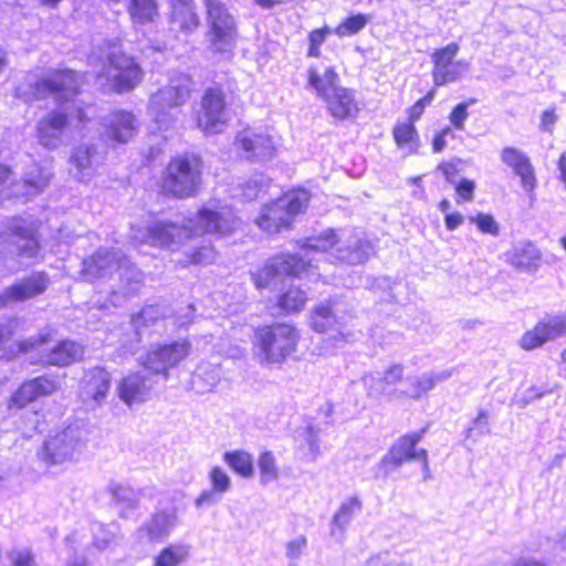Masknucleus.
Here are the masks:
<instances>
[{"label": "nucleus", "mask_w": 566, "mask_h": 566, "mask_svg": "<svg viewBox=\"0 0 566 566\" xmlns=\"http://www.w3.org/2000/svg\"><path fill=\"white\" fill-rule=\"evenodd\" d=\"M38 175L35 177L32 176V172H30L24 181L27 185H29L31 188L35 189L36 191H42L48 185H49V177L42 175L38 169Z\"/></svg>", "instance_id": "62"}, {"label": "nucleus", "mask_w": 566, "mask_h": 566, "mask_svg": "<svg viewBox=\"0 0 566 566\" xmlns=\"http://www.w3.org/2000/svg\"><path fill=\"white\" fill-rule=\"evenodd\" d=\"M185 255V265L188 264H209L212 263L216 259L214 249L208 244H203L200 247H189L184 252Z\"/></svg>", "instance_id": "46"}, {"label": "nucleus", "mask_w": 566, "mask_h": 566, "mask_svg": "<svg viewBox=\"0 0 566 566\" xmlns=\"http://www.w3.org/2000/svg\"><path fill=\"white\" fill-rule=\"evenodd\" d=\"M108 491L122 518H128L139 506V494L130 486L112 481Z\"/></svg>", "instance_id": "34"}, {"label": "nucleus", "mask_w": 566, "mask_h": 566, "mask_svg": "<svg viewBox=\"0 0 566 566\" xmlns=\"http://www.w3.org/2000/svg\"><path fill=\"white\" fill-rule=\"evenodd\" d=\"M557 122V115L554 108L545 109L541 116L539 128L543 132L552 133Z\"/></svg>", "instance_id": "61"}, {"label": "nucleus", "mask_w": 566, "mask_h": 566, "mask_svg": "<svg viewBox=\"0 0 566 566\" xmlns=\"http://www.w3.org/2000/svg\"><path fill=\"white\" fill-rule=\"evenodd\" d=\"M361 507V501L357 496L349 497L346 502L342 503L332 518L331 534L334 536L336 528L343 533L352 522L355 512L360 511Z\"/></svg>", "instance_id": "40"}, {"label": "nucleus", "mask_w": 566, "mask_h": 566, "mask_svg": "<svg viewBox=\"0 0 566 566\" xmlns=\"http://www.w3.org/2000/svg\"><path fill=\"white\" fill-rule=\"evenodd\" d=\"M490 415L486 410L480 409L478 416L467 428L465 438L476 440L482 436L490 433L489 428Z\"/></svg>", "instance_id": "49"}, {"label": "nucleus", "mask_w": 566, "mask_h": 566, "mask_svg": "<svg viewBox=\"0 0 566 566\" xmlns=\"http://www.w3.org/2000/svg\"><path fill=\"white\" fill-rule=\"evenodd\" d=\"M260 353L269 364L282 363L296 349L298 334L290 324H272L255 331Z\"/></svg>", "instance_id": "10"}, {"label": "nucleus", "mask_w": 566, "mask_h": 566, "mask_svg": "<svg viewBox=\"0 0 566 566\" xmlns=\"http://www.w3.org/2000/svg\"><path fill=\"white\" fill-rule=\"evenodd\" d=\"M552 392H553L552 389L541 390L539 388L532 386L531 388H528L525 391L524 396L517 400V405L520 406V408H525L527 405H530L534 400L541 399L546 394H552Z\"/></svg>", "instance_id": "60"}, {"label": "nucleus", "mask_w": 566, "mask_h": 566, "mask_svg": "<svg viewBox=\"0 0 566 566\" xmlns=\"http://www.w3.org/2000/svg\"><path fill=\"white\" fill-rule=\"evenodd\" d=\"M394 140L399 149L407 154H417L420 147V137L415 127V122L398 123L392 129Z\"/></svg>", "instance_id": "36"}, {"label": "nucleus", "mask_w": 566, "mask_h": 566, "mask_svg": "<svg viewBox=\"0 0 566 566\" xmlns=\"http://www.w3.org/2000/svg\"><path fill=\"white\" fill-rule=\"evenodd\" d=\"M170 24L172 29L192 32L200 24L195 2L171 9Z\"/></svg>", "instance_id": "38"}, {"label": "nucleus", "mask_w": 566, "mask_h": 566, "mask_svg": "<svg viewBox=\"0 0 566 566\" xmlns=\"http://www.w3.org/2000/svg\"><path fill=\"white\" fill-rule=\"evenodd\" d=\"M478 101L470 98L469 101L457 104L449 115V120L458 130L464 129V123L469 116L468 107L474 105Z\"/></svg>", "instance_id": "51"}, {"label": "nucleus", "mask_w": 566, "mask_h": 566, "mask_svg": "<svg viewBox=\"0 0 566 566\" xmlns=\"http://www.w3.org/2000/svg\"><path fill=\"white\" fill-rule=\"evenodd\" d=\"M210 482L216 491L224 494L231 489V480L229 475L219 467L212 468L209 473Z\"/></svg>", "instance_id": "52"}, {"label": "nucleus", "mask_w": 566, "mask_h": 566, "mask_svg": "<svg viewBox=\"0 0 566 566\" xmlns=\"http://www.w3.org/2000/svg\"><path fill=\"white\" fill-rule=\"evenodd\" d=\"M85 447V430L69 426L54 436H49L36 454L46 465H59L76 460Z\"/></svg>", "instance_id": "9"}, {"label": "nucleus", "mask_w": 566, "mask_h": 566, "mask_svg": "<svg viewBox=\"0 0 566 566\" xmlns=\"http://www.w3.org/2000/svg\"><path fill=\"white\" fill-rule=\"evenodd\" d=\"M469 64L464 61H453L444 70L432 72L433 83L436 86H443L448 83L455 82L462 77L468 71Z\"/></svg>", "instance_id": "43"}, {"label": "nucleus", "mask_w": 566, "mask_h": 566, "mask_svg": "<svg viewBox=\"0 0 566 566\" xmlns=\"http://www.w3.org/2000/svg\"><path fill=\"white\" fill-rule=\"evenodd\" d=\"M91 65L99 67L98 77H105L117 93L134 90L144 72L133 56L125 53L117 39L105 40L88 57Z\"/></svg>", "instance_id": "5"}, {"label": "nucleus", "mask_w": 566, "mask_h": 566, "mask_svg": "<svg viewBox=\"0 0 566 566\" xmlns=\"http://www.w3.org/2000/svg\"><path fill=\"white\" fill-rule=\"evenodd\" d=\"M207 9L209 50L231 57L238 42V27L234 17L221 0H203Z\"/></svg>", "instance_id": "6"}, {"label": "nucleus", "mask_w": 566, "mask_h": 566, "mask_svg": "<svg viewBox=\"0 0 566 566\" xmlns=\"http://www.w3.org/2000/svg\"><path fill=\"white\" fill-rule=\"evenodd\" d=\"M501 160L521 178L522 187L525 191L531 192L534 190L536 187L535 171L525 153L515 147H504L501 153Z\"/></svg>", "instance_id": "28"}, {"label": "nucleus", "mask_w": 566, "mask_h": 566, "mask_svg": "<svg viewBox=\"0 0 566 566\" xmlns=\"http://www.w3.org/2000/svg\"><path fill=\"white\" fill-rule=\"evenodd\" d=\"M541 258V251L531 242L518 243L509 253L511 264L527 273H534L538 270Z\"/></svg>", "instance_id": "33"}, {"label": "nucleus", "mask_w": 566, "mask_h": 566, "mask_svg": "<svg viewBox=\"0 0 566 566\" xmlns=\"http://www.w3.org/2000/svg\"><path fill=\"white\" fill-rule=\"evenodd\" d=\"M307 73L308 85L313 87L322 98L328 97L329 94L335 92V88H343L337 85L339 77L333 67H327L323 76H321L317 70L313 66L308 69Z\"/></svg>", "instance_id": "37"}, {"label": "nucleus", "mask_w": 566, "mask_h": 566, "mask_svg": "<svg viewBox=\"0 0 566 566\" xmlns=\"http://www.w3.org/2000/svg\"><path fill=\"white\" fill-rule=\"evenodd\" d=\"M223 461L239 475L250 479L254 475L253 457L243 450L227 451Z\"/></svg>", "instance_id": "39"}, {"label": "nucleus", "mask_w": 566, "mask_h": 566, "mask_svg": "<svg viewBox=\"0 0 566 566\" xmlns=\"http://www.w3.org/2000/svg\"><path fill=\"white\" fill-rule=\"evenodd\" d=\"M307 300L305 291L300 287L291 286L280 295L277 305L284 313L298 312Z\"/></svg>", "instance_id": "42"}, {"label": "nucleus", "mask_w": 566, "mask_h": 566, "mask_svg": "<svg viewBox=\"0 0 566 566\" xmlns=\"http://www.w3.org/2000/svg\"><path fill=\"white\" fill-rule=\"evenodd\" d=\"M221 497L222 494L211 488L210 490L201 492V494L196 499L195 505L197 507L214 505L220 502Z\"/></svg>", "instance_id": "59"}, {"label": "nucleus", "mask_w": 566, "mask_h": 566, "mask_svg": "<svg viewBox=\"0 0 566 566\" xmlns=\"http://www.w3.org/2000/svg\"><path fill=\"white\" fill-rule=\"evenodd\" d=\"M84 347L73 340H61L52 347L44 356L43 360L52 366L65 367L82 359Z\"/></svg>", "instance_id": "32"}, {"label": "nucleus", "mask_w": 566, "mask_h": 566, "mask_svg": "<svg viewBox=\"0 0 566 566\" xmlns=\"http://www.w3.org/2000/svg\"><path fill=\"white\" fill-rule=\"evenodd\" d=\"M59 389V380L52 375H42L24 381L8 401L9 411H18L40 397L54 394Z\"/></svg>", "instance_id": "18"}, {"label": "nucleus", "mask_w": 566, "mask_h": 566, "mask_svg": "<svg viewBox=\"0 0 566 566\" xmlns=\"http://www.w3.org/2000/svg\"><path fill=\"white\" fill-rule=\"evenodd\" d=\"M228 122L226 95L221 87H208L201 98V109L198 113V126L207 134L221 133Z\"/></svg>", "instance_id": "14"}, {"label": "nucleus", "mask_w": 566, "mask_h": 566, "mask_svg": "<svg viewBox=\"0 0 566 566\" xmlns=\"http://www.w3.org/2000/svg\"><path fill=\"white\" fill-rule=\"evenodd\" d=\"M307 546V539L304 535L298 536L297 538L290 541L286 544V557L295 560L298 559L303 553V551Z\"/></svg>", "instance_id": "58"}, {"label": "nucleus", "mask_w": 566, "mask_h": 566, "mask_svg": "<svg viewBox=\"0 0 566 566\" xmlns=\"http://www.w3.org/2000/svg\"><path fill=\"white\" fill-rule=\"evenodd\" d=\"M318 433H319V429L316 428L315 426L308 424L305 428L304 439H305L306 443L308 444V449L312 453L317 452L319 449V446L317 442Z\"/></svg>", "instance_id": "63"}, {"label": "nucleus", "mask_w": 566, "mask_h": 566, "mask_svg": "<svg viewBox=\"0 0 566 566\" xmlns=\"http://www.w3.org/2000/svg\"><path fill=\"white\" fill-rule=\"evenodd\" d=\"M97 158L98 154L94 145L82 144L77 146L70 157L71 174L81 182L88 180L93 175Z\"/></svg>", "instance_id": "30"}, {"label": "nucleus", "mask_w": 566, "mask_h": 566, "mask_svg": "<svg viewBox=\"0 0 566 566\" xmlns=\"http://www.w3.org/2000/svg\"><path fill=\"white\" fill-rule=\"evenodd\" d=\"M455 187V191L458 195L457 202L461 201H472L473 195L475 190V182L473 180L461 178L459 181L453 185Z\"/></svg>", "instance_id": "54"}, {"label": "nucleus", "mask_w": 566, "mask_h": 566, "mask_svg": "<svg viewBox=\"0 0 566 566\" xmlns=\"http://www.w3.org/2000/svg\"><path fill=\"white\" fill-rule=\"evenodd\" d=\"M78 88L77 74L72 70L54 71L29 86L25 101L53 97L57 105V108L49 112L36 125L39 143L45 148H57L65 129L73 120H88L84 109L75 101Z\"/></svg>", "instance_id": "1"}, {"label": "nucleus", "mask_w": 566, "mask_h": 566, "mask_svg": "<svg viewBox=\"0 0 566 566\" xmlns=\"http://www.w3.org/2000/svg\"><path fill=\"white\" fill-rule=\"evenodd\" d=\"M265 186L263 177L262 176H255L251 178L249 181H247L242 196L245 200H254L258 198L259 193L263 190V187Z\"/></svg>", "instance_id": "57"}, {"label": "nucleus", "mask_w": 566, "mask_h": 566, "mask_svg": "<svg viewBox=\"0 0 566 566\" xmlns=\"http://www.w3.org/2000/svg\"><path fill=\"white\" fill-rule=\"evenodd\" d=\"M103 136L117 144H126L137 134L136 117L130 112L115 111L103 118Z\"/></svg>", "instance_id": "24"}, {"label": "nucleus", "mask_w": 566, "mask_h": 566, "mask_svg": "<svg viewBox=\"0 0 566 566\" xmlns=\"http://www.w3.org/2000/svg\"><path fill=\"white\" fill-rule=\"evenodd\" d=\"M157 319V310L154 306H147L139 313L130 316V319L123 325V334L119 343L130 354H135L140 346L144 335L147 333L150 324Z\"/></svg>", "instance_id": "19"}, {"label": "nucleus", "mask_w": 566, "mask_h": 566, "mask_svg": "<svg viewBox=\"0 0 566 566\" xmlns=\"http://www.w3.org/2000/svg\"><path fill=\"white\" fill-rule=\"evenodd\" d=\"M13 336V327L11 323L0 324V358H11L14 355V350H7L8 344L11 342Z\"/></svg>", "instance_id": "56"}, {"label": "nucleus", "mask_w": 566, "mask_h": 566, "mask_svg": "<svg viewBox=\"0 0 566 566\" xmlns=\"http://www.w3.org/2000/svg\"><path fill=\"white\" fill-rule=\"evenodd\" d=\"M189 556V546L182 543L169 544L154 559V566H180Z\"/></svg>", "instance_id": "41"}, {"label": "nucleus", "mask_w": 566, "mask_h": 566, "mask_svg": "<svg viewBox=\"0 0 566 566\" xmlns=\"http://www.w3.org/2000/svg\"><path fill=\"white\" fill-rule=\"evenodd\" d=\"M564 335H566V318L559 315L548 316L539 321L533 329L524 333L520 345L526 350H532Z\"/></svg>", "instance_id": "21"}, {"label": "nucleus", "mask_w": 566, "mask_h": 566, "mask_svg": "<svg viewBox=\"0 0 566 566\" xmlns=\"http://www.w3.org/2000/svg\"><path fill=\"white\" fill-rule=\"evenodd\" d=\"M50 284L45 272H34L30 276L17 281L0 294V307L11 302H23L42 294Z\"/></svg>", "instance_id": "20"}, {"label": "nucleus", "mask_w": 566, "mask_h": 566, "mask_svg": "<svg viewBox=\"0 0 566 566\" xmlns=\"http://www.w3.org/2000/svg\"><path fill=\"white\" fill-rule=\"evenodd\" d=\"M314 258H306L305 253L281 254L271 258L258 272H251L256 289H268L276 285L283 276H297L312 265Z\"/></svg>", "instance_id": "11"}, {"label": "nucleus", "mask_w": 566, "mask_h": 566, "mask_svg": "<svg viewBox=\"0 0 566 566\" xmlns=\"http://www.w3.org/2000/svg\"><path fill=\"white\" fill-rule=\"evenodd\" d=\"M301 250L306 258H312V253L332 250L338 261L348 265L363 264L375 253L373 243L363 232L347 228H329L318 235L308 237L303 241Z\"/></svg>", "instance_id": "4"}, {"label": "nucleus", "mask_w": 566, "mask_h": 566, "mask_svg": "<svg viewBox=\"0 0 566 566\" xmlns=\"http://www.w3.org/2000/svg\"><path fill=\"white\" fill-rule=\"evenodd\" d=\"M114 272H118L119 281L109 295V302L114 306H120L126 300L138 294L143 286V272L120 249L115 248H99L82 261L81 275L85 281L107 279Z\"/></svg>", "instance_id": "3"}, {"label": "nucleus", "mask_w": 566, "mask_h": 566, "mask_svg": "<svg viewBox=\"0 0 566 566\" xmlns=\"http://www.w3.org/2000/svg\"><path fill=\"white\" fill-rule=\"evenodd\" d=\"M258 468L260 470V483L268 485L279 478L276 460L271 451H264L258 459Z\"/></svg>", "instance_id": "45"}, {"label": "nucleus", "mask_w": 566, "mask_h": 566, "mask_svg": "<svg viewBox=\"0 0 566 566\" xmlns=\"http://www.w3.org/2000/svg\"><path fill=\"white\" fill-rule=\"evenodd\" d=\"M436 96V90H430L423 97L418 99L409 109V120L417 122L424 112V108L431 104Z\"/></svg>", "instance_id": "55"}, {"label": "nucleus", "mask_w": 566, "mask_h": 566, "mask_svg": "<svg viewBox=\"0 0 566 566\" xmlns=\"http://www.w3.org/2000/svg\"><path fill=\"white\" fill-rule=\"evenodd\" d=\"M459 45L455 42L449 43L442 49H437L431 54V61L434 65L433 72H440L444 70L449 64L454 61L455 55L459 52Z\"/></svg>", "instance_id": "48"}, {"label": "nucleus", "mask_w": 566, "mask_h": 566, "mask_svg": "<svg viewBox=\"0 0 566 566\" xmlns=\"http://www.w3.org/2000/svg\"><path fill=\"white\" fill-rule=\"evenodd\" d=\"M448 135H452V130L450 127H446L443 128L440 133H438L434 137H433V140H432V150L434 153H441L446 145H447V142H446V137Z\"/></svg>", "instance_id": "64"}, {"label": "nucleus", "mask_w": 566, "mask_h": 566, "mask_svg": "<svg viewBox=\"0 0 566 566\" xmlns=\"http://www.w3.org/2000/svg\"><path fill=\"white\" fill-rule=\"evenodd\" d=\"M12 566H35V558L31 549H12L8 553Z\"/></svg>", "instance_id": "53"}, {"label": "nucleus", "mask_w": 566, "mask_h": 566, "mask_svg": "<svg viewBox=\"0 0 566 566\" xmlns=\"http://www.w3.org/2000/svg\"><path fill=\"white\" fill-rule=\"evenodd\" d=\"M237 144L242 149L244 158L252 163H265L275 155V146L269 135L243 130L238 134Z\"/></svg>", "instance_id": "23"}, {"label": "nucleus", "mask_w": 566, "mask_h": 566, "mask_svg": "<svg viewBox=\"0 0 566 566\" xmlns=\"http://www.w3.org/2000/svg\"><path fill=\"white\" fill-rule=\"evenodd\" d=\"M406 381L409 384V388L406 389V399L418 400L436 387L430 373H424L420 377H407Z\"/></svg>", "instance_id": "44"}, {"label": "nucleus", "mask_w": 566, "mask_h": 566, "mask_svg": "<svg viewBox=\"0 0 566 566\" xmlns=\"http://www.w3.org/2000/svg\"><path fill=\"white\" fill-rule=\"evenodd\" d=\"M310 193L304 189L287 192L264 206L258 219V224L269 233L289 229L295 216L306 209Z\"/></svg>", "instance_id": "8"}, {"label": "nucleus", "mask_w": 566, "mask_h": 566, "mask_svg": "<svg viewBox=\"0 0 566 566\" xmlns=\"http://www.w3.org/2000/svg\"><path fill=\"white\" fill-rule=\"evenodd\" d=\"M378 377L371 378L369 395L384 397L387 401L406 399V389H397L394 386L402 380L403 366L395 364Z\"/></svg>", "instance_id": "26"}, {"label": "nucleus", "mask_w": 566, "mask_h": 566, "mask_svg": "<svg viewBox=\"0 0 566 566\" xmlns=\"http://www.w3.org/2000/svg\"><path fill=\"white\" fill-rule=\"evenodd\" d=\"M59 389V380L52 375H42L24 381L8 401L9 411H18L40 397L54 394Z\"/></svg>", "instance_id": "17"}, {"label": "nucleus", "mask_w": 566, "mask_h": 566, "mask_svg": "<svg viewBox=\"0 0 566 566\" xmlns=\"http://www.w3.org/2000/svg\"><path fill=\"white\" fill-rule=\"evenodd\" d=\"M178 524L176 509H165L154 513L138 530L139 538H147L150 543L165 542Z\"/></svg>", "instance_id": "22"}, {"label": "nucleus", "mask_w": 566, "mask_h": 566, "mask_svg": "<svg viewBox=\"0 0 566 566\" xmlns=\"http://www.w3.org/2000/svg\"><path fill=\"white\" fill-rule=\"evenodd\" d=\"M154 385V380L142 373L130 374L119 382L118 397L129 407L143 403L149 399Z\"/></svg>", "instance_id": "25"}, {"label": "nucleus", "mask_w": 566, "mask_h": 566, "mask_svg": "<svg viewBox=\"0 0 566 566\" xmlns=\"http://www.w3.org/2000/svg\"><path fill=\"white\" fill-rule=\"evenodd\" d=\"M426 432L427 427L406 433L392 443L379 462V467L385 470V475L400 468L405 462L416 461L419 458V449L416 447L423 439Z\"/></svg>", "instance_id": "15"}, {"label": "nucleus", "mask_w": 566, "mask_h": 566, "mask_svg": "<svg viewBox=\"0 0 566 566\" xmlns=\"http://www.w3.org/2000/svg\"><path fill=\"white\" fill-rule=\"evenodd\" d=\"M81 384L84 399L101 405L111 389L112 376L104 367L95 366L84 371Z\"/></svg>", "instance_id": "27"}, {"label": "nucleus", "mask_w": 566, "mask_h": 566, "mask_svg": "<svg viewBox=\"0 0 566 566\" xmlns=\"http://www.w3.org/2000/svg\"><path fill=\"white\" fill-rule=\"evenodd\" d=\"M369 20L370 17L363 13L349 15L335 29V33L338 36L356 34L366 27Z\"/></svg>", "instance_id": "47"}, {"label": "nucleus", "mask_w": 566, "mask_h": 566, "mask_svg": "<svg viewBox=\"0 0 566 566\" xmlns=\"http://www.w3.org/2000/svg\"><path fill=\"white\" fill-rule=\"evenodd\" d=\"M190 350L191 343L187 339L157 345L147 352L142 364L153 375H163L165 378H168L169 369L182 361Z\"/></svg>", "instance_id": "13"}, {"label": "nucleus", "mask_w": 566, "mask_h": 566, "mask_svg": "<svg viewBox=\"0 0 566 566\" xmlns=\"http://www.w3.org/2000/svg\"><path fill=\"white\" fill-rule=\"evenodd\" d=\"M188 90L180 86H166L151 95L148 114L157 123L158 129H168L177 119L178 106L186 103Z\"/></svg>", "instance_id": "12"}, {"label": "nucleus", "mask_w": 566, "mask_h": 566, "mask_svg": "<svg viewBox=\"0 0 566 566\" xmlns=\"http://www.w3.org/2000/svg\"><path fill=\"white\" fill-rule=\"evenodd\" d=\"M220 381L219 369L210 364H201L193 371L190 388L197 394L211 391Z\"/></svg>", "instance_id": "35"}, {"label": "nucleus", "mask_w": 566, "mask_h": 566, "mask_svg": "<svg viewBox=\"0 0 566 566\" xmlns=\"http://www.w3.org/2000/svg\"><path fill=\"white\" fill-rule=\"evenodd\" d=\"M469 221L476 224L478 229L482 233L497 237L500 234V226L491 214L478 213L476 216H470Z\"/></svg>", "instance_id": "50"}, {"label": "nucleus", "mask_w": 566, "mask_h": 566, "mask_svg": "<svg viewBox=\"0 0 566 566\" xmlns=\"http://www.w3.org/2000/svg\"><path fill=\"white\" fill-rule=\"evenodd\" d=\"M323 99L327 103L328 112L336 119L355 118L359 112L355 101V93L350 88H335L334 93Z\"/></svg>", "instance_id": "29"}, {"label": "nucleus", "mask_w": 566, "mask_h": 566, "mask_svg": "<svg viewBox=\"0 0 566 566\" xmlns=\"http://www.w3.org/2000/svg\"><path fill=\"white\" fill-rule=\"evenodd\" d=\"M239 224L240 220L230 210L202 208L198 211L192 228L159 220L145 228L133 227L132 239L154 247L170 248L199 233L229 234Z\"/></svg>", "instance_id": "2"}, {"label": "nucleus", "mask_w": 566, "mask_h": 566, "mask_svg": "<svg viewBox=\"0 0 566 566\" xmlns=\"http://www.w3.org/2000/svg\"><path fill=\"white\" fill-rule=\"evenodd\" d=\"M202 176V160L186 153L170 160L163 177V190L177 198L192 197L198 192Z\"/></svg>", "instance_id": "7"}, {"label": "nucleus", "mask_w": 566, "mask_h": 566, "mask_svg": "<svg viewBox=\"0 0 566 566\" xmlns=\"http://www.w3.org/2000/svg\"><path fill=\"white\" fill-rule=\"evenodd\" d=\"M311 325L313 329L318 333H325L327 331L335 332L328 339L333 342L332 345L334 347H340V343L344 342L345 336L338 328H334L340 325V322L329 304H321L314 308L311 316Z\"/></svg>", "instance_id": "31"}, {"label": "nucleus", "mask_w": 566, "mask_h": 566, "mask_svg": "<svg viewBox=\"0 0 566 566\" xmlns=\"http://www.w3.org/2000/svg\"><path fill=\"white\" fill-rule=\"evenodd\" d=\"M8 229L9 242L14 248L12 253L17 255L20 263L35 260L41 251L35 229L22 219L11 220Z\"/></svg>", "instance_id": "16"}]
</instances>
